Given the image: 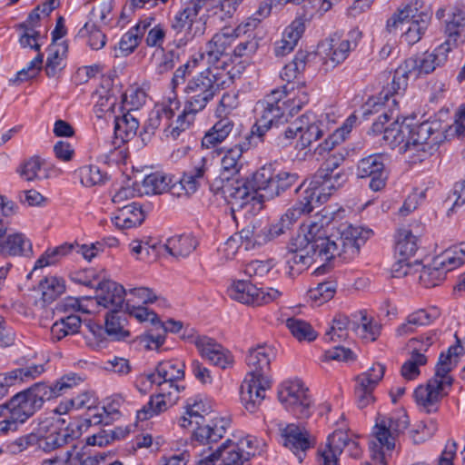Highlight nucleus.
<instances>
[{
	"mask_svg": "<svg viewBox=\"0 0 465 465\" xmlns=\"http://www.w3.org/2000/svg\"><path fill=\"white\" fill-rule=\"evenodd\" d=\"M125 289L113 281H104L96 289L95 302L111 311H119L126 301Z\"/></svg>",
	"mask_w": 465,
	"mask_h": 465,
	"instance_id": "c756f323",
	"label": "nucleus"
},
{
	"mask_svg": "<svg viewBox=\"0 0 465 465\" xmlns=\"http://www.w3.org/2000/svg\"><path fill=\"white\" fill-rule=\"evenodd\" d=\"M206 6V0H185L183 7L171 22L169 45L177 49L185 47L193 39L201 37L206 31V18L200 15Z\"/></svg>",
	"mask_w": 465,
	"mask_h": 465,
	"instance_id": "7ed1b4c3",
	"label": "nucleus"
},
{
	"mask_svg": "<svg viewBox=\"0 0 465 465\" xmlns=\"http://www.w3.org/2000/svg\"><path fill=\"white\" fill-rule=\"evenodd\" d=\"M48 56L45 64V73L48 77L56 76L64 68L65 50L57 45H51L47 49Z\"/></svg>",
	"mask_w": 465,
	"mask_h": 465,
	"instance_id": "0e129e2a",
	"label": "nucleus"
},
{
	"mask_svg": "<svg viewBox=\"0 0 465 465\" xmlns=\"http://www.w3.org/2000/svg\"><path fill=\"white\" fill-rule=\"evenodd\" d=\"M228 296L243 304L262 305L277 301L282 292L274 288H258L248 281H234L227 289Z\"/></svg>",
	"mask_w": 465,
	"mask_h": 465,
	"instance_id": "9b49d317",
	"label": "nucleus"
},
{
	"mask_svg": "<svg viewBox=\"0 0 465 465\" xmlns=\"http://www.w3.org/2000/svg\"><path fill=\"white\" fill-rule=\"evenodd\" d=\"M318 262L319 259H316L314 254L301 253V252H287L286 253V264L288 267L287 273L291 277H294L295 275L300 274L302 271H304L307 266L312 262Z\"/></svg>",
	"mask_w": 465,
	"mask_h": 465,
	"instance_id": "e2e57ef3",
	"label": "nucleus"
},
{
	"mask_svg": "<svg viewBox=\"0 0 465 465\" xmlns=\"http://www.w3.org/2000/svg\"><path fill=\"white\" fill-rule=\"evenodd\" d=\"M189 342L195 345L201 356L212 364L225 369L233 362L230 351L224 349L214 339L199 334H188Z\"/></svg>",
	"mask_w": 465,
	"mask_h": 465,
	"instance_id": "dca6fc26",
	"label": "nucleus"
},
{
	"mask_svg": "<svg viewBox=\"0 0 465 465\" xmlns=\"http://www.w3.org/2000/svg\"><path fill=\"white\" fill-rule=\"evenodd\" d=\"M253 175L251 180H226L223 185V192L232 204L242 207L251 201L261 198V189L256 188L252 184Z\"/></svg>",
	"mask_w": 465,
	"mask_h": 465,
	"instance_id": "a878e982",
	"label": "nucleus"
},
{
	"mask_svg": "<svg viewBox=\"0 0 465 465\" xmlns=\"http://www.w3.org/2000/svg\"><path fill=\"white\" fill-rule=\"evenodd\" d=\"M153 374L152 378L154 379L156 386L171 391H174L175 388L180 390L176 381L184 377V364L177 360L163 361L158 363Z\"/></svg>",
	"mask_w": 465,
	"mask_h": 465,
	"instance_id": "c85d7f7f",
	"label": "nucleus"
},
{
	"mask_svg": "<svg viewBox=\"0 0 465 465\" xmlns=\"http://www.w3.org/2000/svg\"><path fill=\"white\" fill-rule=\"evenodd\" d=\"M308 54L305 52L299 51L293 60L287 64L282 70L280 76L287 83L292 82L299 74L304 71Z\"/></svg>",
	"mask_w": 465,
	"mask_h": 465,
	"instance_id": "774afa93",
	"label": "nucleus"
},
{
	"mask_svg": "<svg viewBox=\"0 0 465 465\" xmlns=\"http://www.w3.org/2000/svg\"><path fill=\"white\" fill-rule=\"evenodd\" d=\"M335 245L329 242L327 240L318 239L316 243H313L309 238L308 234H304L302 231L295 237H293L287 246V252H301L314 254L319 262H328L331 260V255L334 252Z\"/></svg>",
	"mask_w": 465,
	"mask_h": 465,
	"instance_id": "412c9836",
	"label": "nucleus"
},
{
	"mask_svg": "<svg viewBox=\"0 0 465 465\" xmlns=\"http://www.w3.org/2000/svg\"><path fill=\"white\" fill-rule=\"evenodd\" d=\"M462 350L458 341L457 344L448 349L447 352H442L435 367L434 376L427 381L426 385H420L414 391L416 403L425 412H436L441 400L448 395L453 383V378L450 372L457 365V358Z\"/></svg>",
	"mask_w": 465,
	"mask_h": 465,
	"instance_id": "f03ea898",
	"label": "nucleus"
},
{
	"mask_svg": "<svg viewBox=\"0 0 465 465\" xmlns=\"http://www.w3.org/2000/svg\"><path fill=\"white\" fill-rule=\"evenodd\" d=\"M384 372L385 367L382 364L375 363L367 371L357 377L355 395L360 408H365L373 401L372 391L382 379Z\"/></svg>",
	"mask_w": 465,
	"mask_h": 465,
	"instance_id": "4be33fe9",
	"label": "nucleus"
},
{
	"mask_svg": "<svg viewBox=\"0 0 465 465\" xmlns=\"http://www.w3.org/2000/svg\"><path fill=\"white\" fill-rule=\"evenodd\" d=\"M361 35V33L360 31L352 30L349 33L348 38L346 39L331 37L329 51L326 54V64H331V67H335L345 61L351 50L356 47L357 39L360 38Z\"/></svg>",
	"mask_w": 465,
	"mask_h": 465,
	"instance_id": "f704fd0d",
	"label": "nucleus"
},
{
	"mask_svg": "<svg viewBox=\"0 0 465 465\" xmlns=\"http://www.w3.org/2000/svg\"><path fill=\"white\" fill-rule=\"evenodd\" d=\"M125 316L120 311H110L105 316V333L113 341L124 340L130 336L124 329Z\"/></svg>",
	"mask_w": 465,
	"mask_h": 465,
	"instance_id": "603ef678",
	"label": "nucleus"
},
{
	"mask_svg": "<svg viewBox=\"0 0 465 465\" xmlns=\"http://www.w3.org/2000/svg\"><path fill=\"white\" fill-rule=\"evenodd\" d=\"M278 399L285 410L297 419H306L311 415V395L301 380L283 381L278 389Z\"/></svg>",
	"mask_w": 465,
	"mask_h": 465,
	"instance_id": "423d86ee",
	"label": "nucleus"
},
{
	"mask_svg": "<svg viewBox=\"0 0 465 465\" xmlns=\"http://www.w3.org/2000/svg\"><path fill=\"white\" fill-rule=\"evenodd\" d=\"M451 45L452 43H442L432 53L424 54L419 65L420 72L430 74L438 66H443L449 61L450 54L455 49Z\"/></svg>",
	"mask_w": 465,
	"mask_h": 465,
	"instance_id": "c03bdc74",
	"label": "nucleus"
},
{
	"mask_svg": "<svg viewBox=\"0 0 465 465\" xmlns=\"http://www.w3.org/2000/svg\"><path fill=\"white\" fill-rule=\"evenodd\" d=\"M37 447L45 452L52 451L67 443L70 435L59 430L58 426L51 420H45L38 423L35 429Z\"/></svg>",
	"mask_w": 465,
	"mask_h": 465,
	"instance_id": "b1692460",
	"label": "nucleus"
},
{
	"mask_svg": "<svg viewBox=\"0 0 465 465\" xmlns=\"http://www.w3.org/2000/svg\"><path fill=\"white\" fill-rule=\"evenodd\" d=\"M234 132V123L228 117H223L206 132L202 139V145L205 148H213L223 143Z\"/></svg>",
	"mask_w": 465,
	"mask_h": 465,
	"instance_id": "37998d69",
	"label": "nucleus"
},
{
	"mask_svg": "<svg viewBox=\"0 0 465 465\" xmlns=\"http://www.w3.org/2000/svg\"><path fill=\"white\" fill-rule=\"evenodd\" d=\"M144 220V213L137 203L119 206L114 217L113 223L120 229H129L140 225Z\"/></svg>",
	"mask_w": 465,
	"mask_h": 465,
	"instance_id": "79ce46f5",
	"label": "nucleus"
},
{
	"mask_svg": "<svg viewBox=\"0 0 465 465\" xmlns=\"http://www.w3.org/2000/svg\"><path fill=\"white\" fill-rule=\"evenodd\" d=\"M64 282L55 276L45 277L38 286L44 304L53 302L64 292Z\"/></svg>",
	"mask_w": 465,
	"mask_h": 465,
	"instance_id": "13d9d810",
	"label": "nucleus"
},
{
	"mask_svg": "<svg viewBox=\"0 0 465 465\" xmlns=\"http://www.w3.org/2000/svg\"><path fill=\"white\" fill-rule=\"evenodd\" d=\"M174 177L163 172H154L146 175L143 181V193L148 195L162 194L171 192L173 194L181 196L183 193L177 190Z\"/></svg>",
	"mask_w": 465,
	"mask_h": 465,
	"instance_id": "c9c22d12",
	"label": "nucleus"
},
{
	"mask_svg": "<svg viewBox=\"0 0 465 465\" xmlns=\"http://www.w3.org/2000/svg\"><path fill=\"white\" fill-rule=\"evenodd\" d=\"M447 124L439 119L425 121L411 127V134L401 147L404 151L414 150L432 154L446 139Z\"/></svg>",
	"mask_w": 465,
	"mask_h": 465,
	"instance_id": "39448f33",
	"label": "nucleus"
},
{
	"mask_svg": "<svg viewBox=\"0 0 465 465\" xmlns=\"http://www.w3.org/2000/svg\"><path fill=\"white\" fill-rule=\"evenodd\" d=\"M281 431L283 445L291 450L302 462L303 459L302 453H304L312 446L308 431L295 424H289Z\"/></svg>",
	"mask_w": 465,
	"mask_h": 465,
	"instance_id": "72a5a7b5",
	"label": "nucleus"
},
{
	"mask_svg": "<svg viewBox=\"0 0 465 465\" xmlns=\"http://www.w3.org/2000/svg\"><path fill=\"white\" fill-rule=\"evenodd\" d=\"M271 387L269 378L246 377L241 385V401L244 408L254 412L265 398V391Z\"/></svg>",
	"mask_w": 465,
	"mask_h": 465,
	"instance_id": "393cba45",
	"label": "nucleus"
},
{
	"mask_svg": "<svg viewBox=\"0 0 465 465\" xmlns=\"http://www.w3.org/2000/svg\"><path fill=\"white\" fill-rule=\"evenodd\" d=\"M32 252L30 241L21 232H8L0 220V254L4 256L26 255Z\"/></svg>",
	"mask_w": 465,
	"mask_h": 465,
	"instance_id": "cd10ccee",
	"label": "nucleus"
},
{
	"mask_svg": "<svg viewBox=\"0 0 465 465\" xmlns=\"http://www.w3.org/2000/svg\"><path fill=\"white\" fill-rule=\"evenodd\" d=\"M285 87L286 96L283 99L284 105L290 117L297 114L304 104L309 102V94L303 86H298L296 89L288 90Z\"/></svg>",
	"mask_w": 465,
	"mask_h": 465,
	"instance_id": "bf43d9fd",
	"label": "nucleus"
},
{
	"mask_svg": "<svg viewBox=\"0 0 465 465\" xmlns=\"http://www.w3.org/2000/svg\"><path fill=\"white\" fill-rule=\"evenodd\" d=\"M301 135L300 142L302 147L309 146L312 142L319 140L323 134V124L318 120L315 114H304L301 116Z\"/></svg>",
	"mask_w": 465,
	"mask_h": 465,
	"instance_id": "a18cd8bd",
	"label": "nucleus"
},
{
	"mask_svg": "<svg viewBox=\"0 0 465 465\" xmlns=\"http://www.w3.org/2000/svg\"><path fill=\"white\" fill-rule=\"evenodd\" d=\"M440 311L437 307L417 310L408 315L405 322L396 329L398 336H407L413 333L417 328L426 326L437 320Z\"/></svg>",
	"mask_w": 465,
	"mask_h": 465,
	"instance_id": "e433bc0d",
	"label": "nucleus"
},
{
	"mask_svg": "<svg viewBox=\"0 0 465 465\" xmlns=\"http://www.w3.org/2000/svg\"><path fill=\"white\" fill-rule=\"evenodd\" d=\"M411 73L409 64L400 65L391 75V83L382 88L379 100L388 101L390 96L398 95L404 92L408 85V77ZM391 77V74H390Z\"/></svg>",
	"mask_w": 465,
	"mask_h": 465,
	"instance_id": "de8ad7c7",
	"label": "nucleus"
},
{
	"mask_svg": "<svg viewBox=\"0 0 465 465\" xmlns=\"http://www.w3.org/2000/svg\"><path fill=\"white\" fill-rule=\"evenodd\" d=\"M125 296H127L125 306L153 303L158 299L156 293L147 287L130 289L126 292Z\"/></svg>",
	"mask_w": 465,
	"mask_h": 465,
	"instance_id": "338daca9",
	"label": "nucleus"
},
{
	"mask_svg": "<svg viewBox=\"0 0 465 465\" xmlns=\"http://www.w3.org/2000/svg\"><path fill=\"white\" fill-rule=\"evenodd\" d=\"M232 40V36L229 34L216 33L212 39L206 43L204 50L200 53V58L205 60L210 67H221L219 64L221 59L227 54V50L231 46Z\"/></svg>",
	"mask_w": 465,
	"mask_h": 465,
	"instance_id": "473e14b6",
	"label": "nucleus"
},
{
	"mask_svg": "<svg viewBox=\"0 0 465 465\" xmlns=\"http://www.w3.org/2000/svg\"><path fill=\"white\" fill-rule=\"evenodd\" d=\"M114 134L116 138L125 143L133 139L139 128V121L130 112L123 114L121 116H114Z\"/></svg>",
	"mask_w": 465,
	"mask_h": 465,
	"instance_id": "3c124183",
	"label": "nucleus"
},
{
	"mask_svg": "<svg viewBox=\"0 0 465 465\" xmlns=\"http://www.w3.org/2000/svg\"><path fill=\"white\" fill-rule=\"evenodd\" d=\"M120 95V89L114 85L113 79L104 76L99 87L93 94L94 101V113L97 118L113 119L114 108Z\"/></svg>",
	"mask_w": 465,
	"mask_h": 465,
	"instance_id": "a211bd4d",
	"label": "nucleus"
},
{
	"mask_svg": "<svg viewBox=\"0 0 465 465\" xmlns=\"http://www.w3.org/2000/svg\"><path fill=\"white\" fill-rule=\"evenodd\" d=\"M435 16L438 20L444 19V32L447 36L444 43H452L451 47L457 48L458 40L465 26V5L456 3L440 7L436 11Z\"/></svg>",
	"mask_w": 465,
	"mask_h": 465,
	"instance_id": "f3484780",
	"label": "nucleus"
},
{
	"mask_svg": "<svg viewBox=\"0 0 465 465\" xmlns=\"http://www.w3.org/2000/svg\"><path fill=\"white\" fill-rule=\"evenodd\" d=\"M219 91L220 88L216 83V75L209 67L187 83L184 88L185 104H189L193 111L201 112Z\"/></svg>",
	"mask_w": 465,
	"mask_h": 465,
	"instance_id": "0eeeda50",
	"label": "nucleus"
},
{
	"mask_svg": "<svg viewBox=\"0 0 465 465\" xmlns=\"http://www.w3.org/2000/svg\"><path fill=\"white\" fill-rule=\"evenodd\" d=\"M81 383L82 378L75 373L65 374L52 384L37 382L11 398L6 404L9 417L18 427L40 410L45 401L67 394Z\"/></svg>",
	"mask_w": 465,
	"mask_h": 465,
	"instance_id": "f257e3e1",
	"label": "nucleus"
},
{
	"mask_svg": "<svg viewBox=\"0 0 465 465\" xmlns=\"http://www.w3.org/2000/svg\"><path fill=\"white\" fill-rule=\"evenodd\" d=\"M274 355L273 349L266 345L251 349L246 358V362L250 369L247 377L257 379L269 378L267 374Z\"/></svg>",
	"mask_w": 465,
	"mask_h": 465,
	"instance_id": "2f4dec72",
	"label": "nucleus"
},
{
	"mask_svg": "<svg viewBox=\"0 0 465 465\" xmlns=\"http://www.w3.org/2000/svg\"><path fill=\"white\" fill-rule=\"evenodd\" d=\"M295 173L281 171L275 173L272 166H262L253 173V186L262 192V199H272L279 196L297 183Z\"/></svg>",
	"mask_w": 465,
	"mask_h": 465,
	"instance_id": "6e6552de",
	"label": "nucleus"
},
{
	"mask_svg": "<svg viewBox=\"0 0 465 465\" xmlns=\"http://www.w3.org/2000/svg\"><path fill=\"white\" fill-rule=\"evenodd\" d=\"M285 96V87L272 90L260 103L262 107L260 118L268 122L271 126L287 123L290 116L283 103Z\"/></svg>",
	"mask_w": 465,
	"mask_h": 465,
	"instance_id": "aec40b11",
	"label": "nucleus"
},
{
	"mask_svg": "<svg viewBox=\"0 0 465 465\" xmlns=\"http://www.w3.org/2000/svg\"><path fill=\"white\" fill-rule=\"evenodd\" d=\"M178 399L179 389L175 388L174 391H171L164 387H159V392L151 396L150 401L137 411V418L140 420L151 419L175 404Z\"/></svg>",
	"mask_w": 465,
	"mask_h": 465,
	"instance_id": "bb28decb",
	"label": "nucleus"
},
{
	"mask_svg": "<svg viewBox=\"0 0 465 465\" xmlns=\"http://www.w3.org/2000/svg\"><path fill=\"white\" fill-rule=\"evenodd\" d=\"M452 269H448L447 262L442 255L437 256L430 265L420 267L419 281L425 288H432L440 284L446 273Z\"/></svg>",
	"mask_w": 465,
	"mask_h": 465,
	"instance_id": "ea45409f",
	"label": "nucleus"
},
{
	"mask_svg": "<svg viewBox=\"0 0 465 465\" xmlns=\"http://www.w3.org/2000/svg\"><path fill=\"white\" fill-rule=\"evenodd\" d=\"M347 181L346 173L340 170L338 172L324 173L317 171L311 178L306 191L308 197L313 199L318 204L327 199Z\"/></svg>",
	"mask_w": 465,
	"mask_h": 465,
	"instance_id": "4468645a",
	"label": "nucleus"
},
{
	"mask_svg": "<svg viewBox=\"0 0 465 465\" xmlns=\"http://www.w3.org/2000/svg\"><path fill=\"white\" fill-rule=\"evenodd\" d=\"M239 233L244 242V251L253 249L269 242L266 224L260 221L248 224Z\"/></svg>",
	"mask_w": 465,
	"mask_h": 465,
	"instance_id": "09e8293b",
	"label": "nucleus"
},
{
	"mask_svg": "<svg viewBox=\"0 0 465 465\" xmlns=\"http://www.w3.org/2000/svg\"><path fill=\"white\" fill-rule=\"evenodd\" d=\"M179 109L177 101H170L168 105H163L153 112L147 124L143 126V131L140 134L142 140L150 139L151 135L158 128H162L165 133V126L168 120H172L175 116L176 111Z\"/></svg>",
	"mask_w": 465,
	"mask_h": 465,
	"instance_id": "58836bf2",
	"label": "nucleus"
},
{
	"mask_svg": "<svg viewBox=\"0 0 465 465\" xmlns=\"http://www.w3.org/2000/svg\"><path fill=\"white\" fill-rule=\"evenodd\" d=\"M345 449L351 457H361V450L358 441L351 439L347 431L334 430L327 438L325 445L318 450V465H339V457Z\"/></svg>",
	"mask_w": 465,
	"mask_h": 465,
	"instance_id": "1a4fd4ad",
	"label": "nucleus"
},
{
	"mask_svg": "<svg viewBox=\"0 0 465 465\" xmlns=\"http://www.w3.org/2000/svg\"><path fill=\"white\" fill-rule=\"evenodd\" d=\"M430 16L424 13H419L416 5L410 4L403 8H399L388 20L386 30L390 34H395L399 29L403 31L401 37L409 45H413L420 40L427 30Z\"/></svg>",
	"mask_w": 465,
	"mask_h": 465,
	"instance_id": "20e7f679",
	"label": "nucleus"
},
{
	"mask_svg": "<svg viewBox=\"0 0 465 465\" xmlns=\"http://www.w3.org/2000/svg\"><path fill=\"white\" fill-rule=\"evenodd\" d=\"M305 30L303 19H294L282 32V38L275 42L276 56H285L293 51Z\"/></svg>",
	"mask_w": 465,
	"mask_h": 465,
	"instance_id": "4c0bfd02",
	"label": "nucleus"
},
{
	"mask_svg": "<svg viewBox=\"0 0 465 465\" xmlns=\"http://www.w3.org/2000/svg\"><path fill=\"white\" fill-rule=\"evenodd\" d=\"M211 409L210 402L201 396L188 399L185 405L186 414L194 417L195 426L205 422V416L210 414Z\"/></svg>",
	"mask_w": 465,
	"mask_h": 465,
	"instance_id": "680f3d73",
	"label": "nucleus"
},
{
	"mask_svg": "<svg viewBox=\"0 0 465 465\" xmlns=\"http://www.w3.org/2000/svg\"><path fill=\"white\" fill-rule=\"evenodd\" d=\"M193 168L184 173L179 181L175 180L177 189L183 191V194L194 193L202 182L208 178L213 167V159L211 156H202L194 160Z\"/></svg>",
	"mask_w": 465,
	"mask_h": 465,
	"instance_id": "5701e85b",
	"label": "nucleus"
},
{
	"mask_svg": "<svg viewBox=\"0 0 465 465\" xmlns=\"http://www.w3.org/2000/svg\"><path fill=\"white\" fill-rule=\"evenodd\" d=\"M357 175L361 178H370V188L374 192L381 191L388 179L385 169L384 156L382 154H371L359 161Z\"/></svg>",
	"mask_w": 465,
	"mask_h": 465,
	"instance_id": "6ab92c4d",
	"label": "nucleus"
},
{
	"mask_svg": "<svg viewBox=\"0 0 465 465\" xmlns=\"http://www.w3.org/2000/svg\"><path fill=\"white\" fill-rule=\"evenodd\" d=\"M411 134V127L405 120L399 122L397 118L384 129L383 140L392 148L400 146V152L404 153L401 147L406 143Z\"/></svg>",
	"mask_w": 465,
	"mask_h": 465,
	"instance_id": "49530a36",
	"label": "nucleus"
},
{
	"mask_svg": "<svg viewBox=\"0 0 465 465\" xmlns=\"http://www.w3.org/2000/svg\"><path fill=\"white\" fill-rule=\"evenodd\" d=\"M417 242V237L411 231L406 229L399 231L395 244L398 261L391 268L393 277L401 278L412 275L420 271V263L418 261L413 262L410 261L418 250Z\"/></svg>",
	"mask_w": 465,
	"mask_h": 465,
	"instance_id": "9d476101",
	"label": "nucleus"
},
{
	"mask_svg": "<svg viewBox=\"0 0 465 465\" xmlns=\"http://www.w3.org/2000/svg\"><path fill=\"white\" fill-rule=\"evenodd\" d=\"M242 165V154L239 149L230 147L224 151L221 159V172L225 180L238 174Z\"/></svg>",
	"mask_w": 465,
	"mask_h": 465,
	"instance_id": "5fc2aeb1",
	"label": "nucleus"
},
{
	"mask_svg": "<svg viewBox=\"0 0 465 465\" xmlns=\"http://www.w3.org/2000/svg\"><path fill=\"white\" fill-rule=\"evenodd\" d=\"M218 452L222 465H243L244 462L248 461L231 440H227L223 442L218 448Z\"/></svg>",
	"mask_w": 465,
	"mask_h": 465,
	"instance_id": "69168bd1",
	"label": "nucleus"
},
{
	"mask_svg": "<svg viewBox=\"0 0 465 465\" xmlns=\"http://www.w3.org/2000/svg\"><path fill=\"white\" fill-rule=\"evenodd\" d=\"M409 425V416L404 410L379 418L374 434L381 449L388 451L393 450L396 446V439L405 431Z\"/></svg>",
	"mask_w": 465,
	"mask_h": 465,
	"instance_id": "f8f14e48",
	"label": "nucleus"
},
{
	"mask_svg": "<svg viewBox=\"0 0 465 465\" xmlns=\"http://www.w3.org/2000/svg\"><path fill=\"white\" fill-rule=\"evenodd\" d=\"M439 339L436 331H430L418 338L409 341V346L412 349L410 359L401 367V375L404 379L411 381L420 375V366L427 363V357L422 351H426Z\"/></svg>",
	"mask_w": 465,
	"mask_h": 465,
	"instance_id": "2eb2a0df",
	"label": "nucleus"
},
{
	"mask_svg": "<svg viewBox=\"0 0 465 465\" xmlns=\"http://www.w3.org/2000/svg\"><path fill=\"white\" fill-rule=\"evenodd\" d=\"M371 234V230L351 224H343L340 229V237L336 240L331 239V243L335 245L336 249L331 259L336 256L345 261L353 259L358 255L361 246L365 243Z\"/></svg>",
	"mask_w": 465,
	"mask_h": 465,
	"instance_id": "ddd939ff",
	"label": "nucleus"
},
{
	"mask_svg": "<svg viewBox=\"0 0 465 465\" xmlns=\"http://www.w3.org/2000/svg\"><path fill=\"white\" fill-rule=\"evenodd\" d=\"M197 240L191 234L175 235L164 244L165 250L175 258L187 257L197 246Z\"/></svg>",
	"mask_w": 465,
	"mask_h": 465,
	"instance_id": "8fccbe9b",
	"label": "nucleus"
},
{
	"mask_svg": "<svg viewBox=\"0 0 465 465\" xmlns=\"http://www.w3.org/2000/svg\"><path fill=\"white\" fill-rule=\"evenodd\" d=\"M356 322H351L345 315H338L333 321L329 331L325 333V339L331 341H342L349 338L351 331L355 332Z\"/></svg>",
	"mask_w": 465,
	"mask_h": 465,
	"instance_id": "6e6d98bb",
	"label": "nucleus"
},
{
	"mask_svg": "<svg viewBox=\"0 0 465 465\" xmlns=\"http://www.w3.org/2000/svg\"><path fill=\"white\" fill-rule=\"evenodd\" d=\"M317 205L318 203L313 201V199L311 200V198L308 197L307 191L304 190L302 199H300L292 208L288 209L281 219L284 223H288V228L290 229L302 214L310 213Z\"/></svg>",
	"mask_w": 465,
	"mask_h": 465,
	"instance_id": "4d7b16f0",
	"label": "nucleus"
},
{
	"mask_svg": "<svg viewBox=\"0 0 465 465\" xmlns=\"http://www.w3.org/2000/svg\"><path fill=\"white\" fill-rule=\"evenodd\" d=\"M230 420L224 417H214L193 428V439L203 444L220 440L230 426Z\"/></svg>",
	"mask_w": 465,
	"mask_h": 465,
	"instance_id": "7c9ffc66",
	"label": "nucleus"
},
{
	"mask_svg": "<svg viewBox=\"0 0 465 465\" xmlns=\"http://www.w3.org/2000/svg\"><path fill=\"white\" fill-rule=\"evenodd\" d=\"M154 20L155 18L153 16H147L141 19L136 25L132 27L122 36L119 42V50L123 55H128L134 51L141 38L145 34L146 30L152 26Z\"/></svg>",
	"mask_w": 465,
	"mask_h": 465,
	"instance_id": "a19ab883",
	"label": "nucleus"
},
{
	"mask_svg": "<svg viewBox=\"0 0 465 465\" xmlns=\"http://www.w3.org/2000/svg\"><path fill=\"white\" fill-rule=\"evenodd\" d=\"M285 324L292 336L300 341H312L317 338V332L312 325L302 319L288 318Z\"/></svg>",
	"mask_w": 465,
	"mask_h": 465,
	"instance_id": "052dcab7",
	"label": "nucleus"
},
{
	"mask_svg": "<svg viewBox=\"0 0 465 465\" xmlns=\"http://www.w3.org/2000/svg\"><path fill=\"white\" fill-rule=\"evenodd\" d=\"M314 217V220L310 221L309 223L302 224L301 231L304 234H308V238L313 242V243H316L318 239L327 240L329 242H331V239L327 236L326 230L324 229V225L329 223L327 217H331V213L322 211Z\"/></svg>",
	"mask_w": 465,
	"mask_h": 465,
	"instance_id": "864d4df0",
	"label": "nucleus"
}]
</instances>
